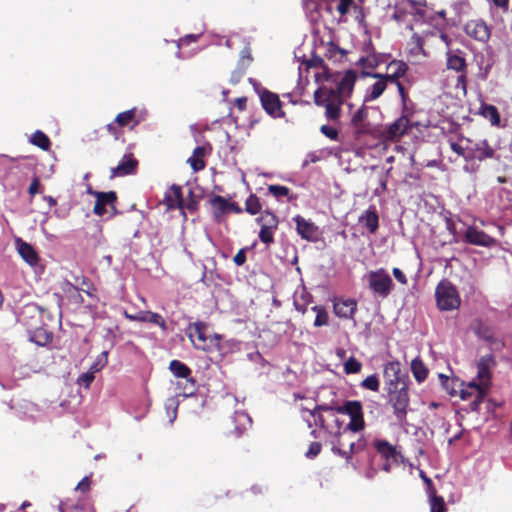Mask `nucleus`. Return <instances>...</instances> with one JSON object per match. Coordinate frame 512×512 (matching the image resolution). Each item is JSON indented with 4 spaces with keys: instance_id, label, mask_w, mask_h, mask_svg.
Instances as JSON below:
<instances>
[{
    "instance_id": "1",
    "label": "nucleus",
    "mask_w": 512,
    "mask_h": 512,
    "mask_svg": "<svg viewBox=\"0 0 512 512\" xmlns=\"http://www.w3.org/2000/svg\"><path fill=\"white\" fill-rule=\"evenodd\" d=\"M495 362L492 356H483L476 364V377L467 383H461L459 396L464 401H469L470 411L476 412L478 405L487 395L491 386V370Z\"/></svg>"
},
{
    "instance_id": "2",
    "label": "nucleus",
    "mask_w": 512,
    "mask_h": 512,
    "mask_svg": "<svg viewBox=\"0 0 512 512\" xmlns=\"http://www.w3.org/2000/svg\"><path fill=\"white\" fill-rule=\"evenodd\" d=\"M319 83L321 85L314 93L315 103L325 108V116L329 121H337L341 115V107L345 98L325 82Z\"/></svg>"
},
{
    "instance_id": "3",
    "label": "nucleus",
    "mask_w": 512,
    "mask_h": 512,
    "mask_svg": "<svg viewBox=\"0 0 512 512\" xmlns=\"http://www.w3.org/2000/svg\"><path fill=\"white\" fill-rule=\"evenodd\" d=\"M317 82H329L330 80L336 84L335 89L342 97L347 98L351 95L354 85L357 79V74L353 70L345 71L344 73H338L336 75H330L326 70L319 72L315 75Z\"/></svg>"
},
{
    "instance_id": "4",
    "label": "nucleus",
    "mask_w": 512,
    "mask_h": 512,
    "mask_svg": "<svg viewBox=\"0 0 512 512\" xmlns=\"http://www.w3.org/2000/svg\"><path fill=\"white\" fill-rule=\"evenodd\" d=\"M437 307L442 311L458 309L461 303L457 289L448 281H441L435 290Z\"/></svg>"
},
{
    "instance_id": "5",
    "label": "nucleus",
    "mask_w": 512,
    "mask_h": 512,
    "mask_svg": "<svg viewBox=\"0 0 512 512\" xmlns=\"http://www.w3.org/2000/svg\"><path fill=\"white\" fill-rule=\"evenodd\" d=\"M187 335L196 349L213 352V343H215L217 338H215V334H208V327L206 323L195 322L190 324Z\"/></svg>"
},
{
    "instance_id": "6",
    "label": "nucleus",
    "mask_w": 512,
    "mask_h": 512,
    "mask_svg": "<svg viewBox=\"0 0 512 512\" xmlns=\"http://www.w3.org/2000/svg\"><path fill=\"white\" fill-rule=\"evenodd\" d=\"M87 193L95 197L96 202L93 208V212L98 216H104L106 214L111 215L115 210L116 194L113 191L109 192H98L92 188L87 189Z\"/></svg>"
},
{
    "instance_id": "7",
    "label": "nucleus",
    "mask_w": 512,
    "mask_h": 512,
    "mask_svg": "<svg viewBox=\"0 0 512 512\" xmlns=\"http://www.w3.org/2000/svg\"><path fill=\"white\" fill-rule=\"evenodd\" d=\"M374 447L385 461L382 465V469L386 472H390L392 465L398 464L402 458L401 453L388 441L376 440L374 441Z\"/></svg>"
},
{
    "instance_id": "8",
    "label": "nucleus",
    "mask_w": 512,
    "mask_h": 512,
    "mask_svg": "<svg viewBox=\"0 0 512 512\" xmlns=\"http://www.w3.org/2000/svg\"><path fill=\"white\" fill-rule=\"evenodd\" d=\"M409 126V119L406 116H401L393 123L383 127L381 138L385 142H397L408 131Z\"/></svg>"
},
{
    "instance_id": "9",
    "label": "nucleus",
    "mask_w": 512,
    "mask_h": 512,
    "mask_svg": "<svg viewBox=\"0 0 512 512\" xmlns=\"http://www.w3.org/2000/svg\"><path fill=\"white\" fill-rule=\"evenodd\" d=\"M368 282L370 288L382 296L388 295L393 286L391 277L384 269L370 272Z\"/></svg>"
},
{
    "instance_id": "10",
    "label": "nucleus",
    "mask_w": 512,
    "mask_h": 512,
    "mask_svg": "<svg viewBox=\"0 0 512 512\" xmlns=\"http://www.w3.org/2000/svg\"><path fill=\"white\" fill-rule=\"evenodd\" d=\"M210 205L217 221H221L226 215L232 212L239 213L241 211L234 202L218 195L211 197Z\"/></svg>"
},
{
    "instance_id": "11",
    "label": "nucleus",
    "mask_w": 512,
    "mask_h": 512,
    "mask_svg": "<svg viewBox=\"0 0 512 512\" xmlns=\"http://www.w3.org/2000/svg\"><path fill=\"white\" fill-rule=\"evenodd\" d=\"M363 74L365 76H370V77H373L374 79H376V81L372 85L367 87L363 101H364V103L375 101L383 94V92L385 91V89L387 87L386 77H384V75L378 74V73L370 74L368 72H364Z\"/></svg>"
},
{
    "instance_id": "12",
    "label": "nucleus",
    "mask_w": 512,
    "mask_h": 512,
    "mask_svg": "<svg viewBox=\"0 0 512 512\" xmlns=\"http://www.w3.org/2000/svg\"><path fill=\"white\" fill-rule=\"evenodd\" d=\"M390 394V401L394 406L397 413L406 414L409 403L408 390L402 384L400 388H388Z\"/></svg>"
},
{
    "instance_id": "13",
    "label": "nucleus",
    "mask_w": 512,
    "mask_h": 512,
    "mask_svg": "<svg viewBox=\"0 0 512 512\" xmlns=\"http://www.w3.org/2000/svg\"><path fill=\"white\" fill-rule=\"evenodd\" d=\"M465 240L473 245L482 247H491L496 244V240L475 226H469L465 231Z\"/></svg>"
},
{
    "instance_id": "14",
    "label": "nucleus",
    "mask_w": 512,
    "mask_h": 512,
    "mask_svg": "<svg viewBox=\"0 0 512 512\" xmlns=\"http://www.w3.org/2000/svg\"><path fill=\"white\" fill-rule=\"evenodd\" d=\"M258 221L261 223L259 238L262 242L270 244L273 242V230L277 227V218L272 213L263 214Z\"/></svg>"
},
{
    "instance_id": "15",
    "label": "nucleus",
    "mask_w": 512,
    "mask_h": 512,
    "mask_svg": "<svg viewBox=\"0 0 512 512\" xmlns=\"http://www.w3.org/2000/svg\"><path fill=\"white\" fill-rule=\"evenodd\" d=\"M261 103L265 111L274 118H280L284 116L281 108V103L278 96L269 91H264L261 95Z\"/></svg>"
},
{
    "instance_id": "16",
    "label": "nucleus",
    "mask_w": 512,
    "mask_h": 512,
    "mask_svg": "<svg viewBox=\"0 0 512 512\" xmlns=\"http://www.w3.org/2000/svg\"><path fill=\"white\" fill-rule=\"evenodd\" d=\"M465 32L470 37L480 41L486 42L490 38V28L481 20H472L465 25Z\"/></svg>"
},
{
    "instance_id": "17",
    "label": "nucleus",
    "mask_w": 512,
    "mask_h": 512,
    "mask_svg": "<svg viewBox=\"0 0 512 512\" xmlns=\"http://www.w3.org/2000/svg\"><path fill=\"white\" fill-rule=\"evenodd\" d=\"M333 308L338 317L351 319L356 312L357 303L354 299L339 298L334 300Z\"/></svg>"
},
{
    "instance_id": "18",
    "label": "nucleus",
    "mask_w": 512,
    "mask_h": 512,
    "mask_svg": "<svg viewBox=\"0 0 512 512\" xmlns=\"http://www.w3.org/2000/svg\"><path fill=\"white\" fill-rule=\"evenodd\" d=\"M169 369L175 377L185 379L189 384V393H193L195 390V381L190 377V368L178 360H172L169 364Z\"/></svg>"
},
{
    "instance_id": "19",
    "label": "nucleus",
    "mask_w": 512,
    "mask_h": 512,
    "mask_svg": "<svg viewBox=\"0 0 512 512\" xmlns=\"http://www.w3.org/2000/svg\"><path fill=\"white\" fill-rule=\"evenodd\" d=\"M125 318L130 321H141V322H150L158 325L162 328V330L166 329L165 320L161 315L150 312V311H141L137 314H129L127 311L124 312Z\"/></svg>"
},
{
    "instance_id": "20",
    "label": "nucleus",
    "mask_w": 512,
    "mask_h": 512,
    "mask_svg": "<svg viewBox=\"0 0 512 512\" xmlns=\"http://www.w3.org/2000/svg\"><path fill=\"white\" fill-rule=\"evenodd\" d=\"M217 340L213 343V352L216 351L221 357L239 350L238 342L234 339H223L220 334H215Z\"/></svg>"
},
{
    "instance_id": "21",
    "label": "nucleus",
    "mask_w": 512,
    "mask_h": 512,
    "mask_svg": "<svg viewBox=\"0 0 512 512\" xmlns=\"http://www.w3.org/2000/svg\"><path fill=\"white\" fill-rule=\"evenodd\" d=\"M168 210L182 207V193L181 187L172 185L169 187L164 195L162 202Z\"/></svg>"
},
{
    "instance_id": "22",
    "label": "nucleus",
    "mask_w": 512,
    "mask_h": 512,
    "mask_svg": "<svg viewBox=\"0 0 512 512\" xmlns=\"http://www.w3.org/2000/svg\"><path fill=\"white\" fill-rule=\"evenodd\" d=\"M137 160L131 155H125L121 162L111 169V177L125 176L132 174L137 166Z\"/></svg>"
},
{
    "instance_id": "23",
    "label": "nucleus",
    "mask_w": 512,
    "mask_h": 512,
    "mask_svg": "<svg viewBox=\"0 0 512 512\" xmlns=\"http://www.w3.org/2000/svg\"><path fill=\"white\" fill-rule=\"evenodd\" d=\"M15 244H16V249H17L19 255L26 263H28L31 266H34L37 264L38 255H37L36 251L34 250V248L30 244L24 242L21 239H17L15 241Z\"/></svg>"
},
{
    "instance_id": "24",
    "label": "nucleus",
    "mask_w": 512,
    "mask_h": 512,
    "mask_svg": "<svg viewBox=\"0 0 512 512\" xmlns=\"http://www.w3.org/2000/svg\"><path fill=\"white\" fill-rule=\"evenodd\" d=\"M294 221L296 223L297 232L303 239L313 240L316 238L317 228L313 223L305 220L301 216L294 217Z\"/></svg>"
},
{
    "instance_id": "25",
    "label": "nucleus",
    "mask_w": 512,
    "mask_h": 512,
    "mask_svg": "<svg viewBox=\"0 0 512 512\" xmlns=\"http://www.w3.org/2000/svg\"><path fill=\"white\" fill-rule=\"evenodd\" d=\"M399 373H400V363L399 362H389L385 365L384 368V377L389 383V387L397 388L399 385Z\"/></svg>"
},
{
    "instance_id": "26",
    "label": "nucleus",
    "mask_w": 512,
    "mask_h": 512,
    "mask_svg": "<svg viewBox=\"0 0 512 512\" xmlns=\"http://www.w3.org/2000/svg\"><path fill=\"white\" fill-rule=\"evenodd\" d=\"M378 222L379 218L374 208H369L359 217V223L365 226L370 233L377 230Z\"/></svg>"
},
{
    "instance_id": "27",
    "label": "nucleus",
    "mask_w": 512,
    "mask_h": 512,
    "mask_svg": "<svg viewBox=\"0 0 512 512\" xmlns=\"http://www.w3.org/2000/svg\"><path fill=\"white\" fill-rule=\"evenodd\" d=\"M446 65L448 69L456 72H463L466 68L465 59L457 52L448 49L446 52Z\"/></svg>"
},
{
    "instance_id": "28",
    "label": "nucleus",
    "mask_w": 512,
    "mask_h": 512,
    "mask_svg": "<svg viewBox=\"0 0 512 512\" xmlns=\"http://www.w3.org/2000/svg\"><path fill=\"white\" fill-rule=\"evenodd\" d=\"M388 74L384 75L387 81H394L402 77L407 71V65L403 61L393 60L387 66Z\"/></svg>"
},
{
    "instance_id": "29",
    "label": "nucleus",
    "mask_w": 512,
    "mask_h": 512,
    "mask_svg": "<svg viewBox=\"0 0 512 512\" xmlns=\"http://www.w3.org/2000/svg\"><path fill=\"white\" fill-rule=\"evenodd\" d=\"M333 411L348 416H362V405L359 401H347L333 408Z\"/></svg>"
},
{
    "instance_id": "30",
    "label": "nucleus",
    "mask_w": 512,
    "mask_h": 512,
    "mask_svg": "<svg viewBox=\"0 0 512 512\" xmlns=\"http://www.w3.org/2000/svg\"><path fill=\"white\" fill-rule=\"evenodd\" d=\"M409 45H410L409 53H408L409 61L414 64L420 63L426 57V53H425V50L423 49L420 39L413 38L412 42Z\"/></svg>"
},
{
    "instance_id": "31",
    "label": "nucleus",
    "mask_w": 512,
    "mask_h": 512,
    "mask_svg": "<svg viewBox=\"0 0 512 512\" xmlns=\"http://www.w3.org/2000/svg\"><path fill=\"white\" fill-rule=\"evenodd\" d=\"M206 155L205 147H197L194 149L192 156L188 159L191 168L197 172L205 167L204 157Z\"/></svg>"
},
{
    "instance_id": "32",
    "label": "nucleus",
    "mask_w": 512,
    "mask_h": 512,
    "mask_svg": "<svg viewBox=\"0 0 512 512\" xmlns=\"http://www.w3.org/2000/svg\"><path fill=\"white\" fill-rule=\"evenodd\" d=\"M472 149L475 153V157L480 161L491 158L494 155L493 148L487 143L486 140H481L475 143L474 148Z\"/></svg>"
},
{
    "instance_id": "33",
    "label": "nucleus",
    "mask_w": 512,
    "mask_h": 512,
    "mask_svg": "<svg viewBox=\"0 0 512 512\" xmlns=\"http://www.w3.org/2000/svg\"><path fill=\"white\" fill-rule=\"evenodd\" d=\"M346 55V51L338 47L335 43L329 42L325 46V56L333 61H341Z\"/></svg>"
},
{
    "instance_id": "34",
    "label": "nucleus",
    "mask_w": 512,
    "mask_h": 512,
    "mask_svg": "<svg viewBox=\"0 0 512 512\" xmlns=\"http://www.w3.org/2000/svg\"><path fill=\"white\" fill-rule=\"evenodd\" d=\"M481 114L484 118L490 121L491 125L498 126L500 124V115L495 106L483 105L481 107Z\"/></svg>"
},
{
    "instance_id": "35",
    "label": "nucleus",
    "mask_w": 512,
    "mask_h": 512,
    "mask_svg": "<svg viewBox=\"0 0 512 512\" xmlns=\"http://www.w3.org/2000/svg\"><path fill=\"white\" fill-rule=\"evenodd\" d=\"M411 371L413 373V376L418 382H422L426 379L428 370L423 364V362L416 358L411 362Z\"/></svg>"
},
{
    "instance_id": "36",
    "label": "nucleus",
    "mask_w": 512,
    "mask_h": 512,
    "mask_svg": "<svg viewBox=\"0 0 512 512\" xmlns=\"http://www.w3.org/2000/svg\"><path fill=\"white\" fill-rule=\"evenodd\" d=\"M430 512H446L447 507L442 496L437 493L429 496Z\"/></svg>"
},
{
    "instance_id": "37",
    "label": "nucleus",
    "mask_w": 512,
    "mask_h": 512,
    "mask_svg": "<svg viewBox=\"0 0 512 512\" xmlns=\"http://www.w3.org/2000/svg\"><path fill=\"white\" fill-rule=\"evenodd\" d=\"M380 63V58L375 53H368L366 56H362L359 59V64L364 68L373 69Z\"/></svg>"
},
{
    "instance_id": "38",
    "label": "nucleus",
    "mask_w": 512,
    "mask_h": 512,
    "mask_svg": "<svg viewBox=\"0 0 512 512\" xmlns=\"http://www.w3.org/2000/svg\"><path fill=\"white\" fill-rule=\"evenodd\" d=\"M31 143L40 147L43 150H48L50 147L49 138L41 131H36L31 136Z\"/></svg>"
},
{
    "instance_id": "39",
    "label": "nucleus",
    "mask_w": 512,
    "mask_h": 512,
    "mask_svg": "<svg viewBox=\"0 0 512 512\" xmlns=\"http://www.w3.org/2000/svg\"><path fill=\"white\" fill-rule=\"evenodd\" d=\"M314 312H316V318L314 321V325L316 327L324 326L328 323V315L325 309L321 306H314L312 308Z\"/></svg>"
},
{
    "instance_id": "40",
    "label": "nucleus",
    "mask_w": 512,
    "mask_h": 512,
    "mask_svg": "<svg viewBox=\"0 0 512 512\" xmlns=\"http://www.w3.org/2000/svg\"><path fill=\"white\" fill-rule=\"evenodd\" d=\"M108 363V352L103 351L95 360V362L91 365L90 370L92 372H98L103 369Z\"/></svg>"
},
{
    "instance_id": "41",
    "label": "nucleus",
    "mask_w": 512,
    "mask_h": 512,
    "mask_svg": "<svg viewBox=\"0 0 512 512\" xmlns=\"http://www.w3.org/2000/svg\"><path fill=\"white\" fill-rule=\"evenodd\" d=\"M246 210H247V212H249L250 214H253V215L260 212L261 205L256 196H250L246 200Z\"/></svg>"
},
{
    "instance_id": "42",
    "label": "nucleus",
    "mask_w": 512,
    "mask_h": 512,
    "mask_svg": "<svg viewBox=\"0 0 512 512\" xmlns=\"http://www.w3.org/2000/svg\"><path fill=\"white\" fill-rule=\"evenodd\" d=\"M134 116H135V109L127 110V111L122 112L117 115L116 122L119 126H125L130 121H132Z\"/></svg>"
},
{
    "instance_id": "43",
    "label": "nucleus",
    "mask_w": 512,
    "mask_h": 512,
    "mask_svg": "<svg viewBox=\"0 0 512 512\" xmlns=\"http://www.w3.org/2000/svg\"><path fill=\"white\" fill-rule=\"evenodd\" d=\"M268 190L276 198L289 196V189L286 186L270 185L268 187Z\"/></svg>"
},
{
    "instance_id": "44",
    "label": "nucleus",
    "mask_w": 512,
    "mask_h": 512,
    "mask_svg": "<svg viewBox=\"0 0 512 512\" xmlns=\"http://www.w3.org/2000/svg\"><path fill=\"white\" fill-rule=\"evenodd\" d=\"M361 386L364 387L365 389H369L371 391H378V389H379L378 378L375 375H370L362 381Z\"/></svg>"
},
{
    "instance_id": "45",
    "label": "nucleus",
    "mask_w": 512,
    "mask_h": 512,
    "mask_svg": "<svg viewBox=\"0 0 512 512\" xmlns=\"http://www.w3.org/2000/svg\"><path fill=\"white\" fill-rule=\"evenodd\" d=\"M419 476L426 485V493H427L428 497L436 494L437 490H436L432 480L426 475V473L423 470H420Z\"/></svg>"
},
{
    "instance_id": "46",
    "label": "nucleus",
    "mask_w": 512,
    "mask_h": 512,
    "mask_svg": "<svg viewBox=\"0 0 512 512\" xmlns=\"http://www.w3.org/2000/svg\"><path fill=\"white\" fill-rule=\"evenodd\" d=\"M338 4L336 6L337 12L340 14V16L346 15L351 7L354 5V0H337Z\"/></svg>"
},
{
    "instance_id": "47",
    "label": "nucleus",
    "mask_w": 512,
    "mask_h": 512,
    "mask_svg": "<svg viewBox=\"0 0 512 512\" xmlns=\"http://www.w3.org/2000/svg\"><path fill=\"white\" fill-rule=\"evenodd\" d=\"M367 110L365 107L359 108L352 116L351 122L354 126L358 127L366 119Z\"/></svg>"
},
{
    "instance_id": "48",
    "label": "nucleus",
    "mask_w": 512,
    "mask_h": 512,
    "mask_svg": "<svg viewBox=\"0 0 512 512\" xmlns=\"http://www.w3.org/2000/svg\"><path fill=\"white\" fill-rule=\"evenodd\" d=\"M344 368L347 374L357 373L361 369V363L358 362L355 358L351 357L346 361Z\"/></svg>"
},
{
    "instance_id": "49",
    "label": "nucleus",
    "mask_w": 512,
    "mask_h": 512,
    "mask_svg": "<svg viewBox=\"0 0 512 512\" xmlns=\"http://www.w3.org/2000/svg\"><path fill=\"white\" fill-rule=\"evenodd\" d=\"M321 449L322 445L320 442H311L307 452L305 453V456L307 458L313 459L320 454Z\"/></svg>"
},
{
    "instance_id": "50",
    "label": "nucleus",
    "mask_w": 512,
    "mask_h": 512,
    "mask_svg": "<svg viewBox=\"0 0 512 512\" xmlns=\"http://www.w3.org/2000/svg\"><path fill=\"white\" fill-rule=\"evenodd\" d=\"M364 418H350L347 429L352 432H358L364 428Z\"/></svg>"
},
{
    "instance_id": "51",
    "label": "nucleus",
    "mask_w": 512,
    "mask_h": 512,
    "mask_svg": "<svg viewBox=\"0 0 512 512\" xmlns=\"http://www.w3.org/2000/svg\"><path fill=\"white\" fill-rule=\"evenodd\" d=\"M320 130L329 139L335 141L338 139V131L334 127L329 125H323Z\"/></svg>"
},
{
    "instance_id": "52",
    "label": "nucleus",
    "mask_w": 512,
    "mask_h": 512,
    "mask_svg": "<svg viewBox=\"0 0 512 512\" xmlns=\"http://www.w3.org/2000/svg\"><path fill=\"white\" fill-rule=\"evenodd\" d=\"M94 373L95 372H92V370L89 369L88 372L82 374L79 378H78V382L81 384V385H84L86 388H88L90 386V384L92 383V381L94 380Z\"/></svg>"
},
{
    "instance_id": "53",
    "label": "nucleus",
    "mask_w": 512,
    "mask_h": 512,
    "mask_svg": "<svg viewBox=\"0 0 512 512\" xmlns=\"http://www.w3.org/2000/svg\"><path fill=\"white\" fill-rule=\"evenodd\" d=\"M91 480L90 476L84 477L76 486V490L80 492H88L90 490Z\"/></svg>"
},
{
    "instance_id": "54",
    "label": "nucleus",
    "mask_w": 512,
    "mask_h": 512,
    "mask_svg": "<svg viewBox=\"0 0 512 512\" xmlns=\"http://www.w3.org/2000/svg\"><path fill=\"white\" fill-rule=\"evenodd\" d=\"M233 261L237 266H242L246 262L245 250H239L238 253L234 256Z\"/></svg>"
},
{
    "instance_id": "55",
    "label": "nucleus",
    "mask_w": 512,
    "mask_h": 512,
    "mask_svg": "<svg viewBox=\"0 0 512 512\" xmlns=\"http://www.w3.org/2000/svg\"><path fill=\"white\" fill-rule=\"evenodd\" d=\"M392 272H393V276L395 277V279L398 282H400L403 285L407 284V278H406L405 274L399 268H394Z\"/></svg>"
},
{
    "instance_id": "56",
    "label": "nucleus",
    "mask_w": 512,
    "mask_h": 512,
    "mask_svg": "<svg viewBox=\"0 0 512 512\" xmlns=\"http://www.w3.org/2000/svg\"><path fill=\"white\" fill-rule=\"evenodd\" d=\"M490 68H491L490 65H486L485 67L480 66L477 77L481 80H486L488 77V74L490 72Z\"/></svg>"
},
{
    "instance_id": "57",
    "label": "nucleus",
    "mask_w": 512,
    "mask_h": 512,
    "mask_svg": "<svg viewBox=\"0 0 512 512\" xmlns=\"http://www.w3.org/2000/svg\"><path fill=\"white\" fill-rule=\"evenodd\" d=\"M39 185H40L39 180H38L37 178H35V179L32 181V183H31V185H30V187H29V194H30L31 196H34V195L38 192Z\"/></svg>"
},
{
    "instance_id": "58",
    "label": "nucleus",
    "mask_w": 512,
    "mask_h": 512,
    "mask_svg": "<svg viewBox=\"0 0 512 512\" xmlns=\"http://www.w3.org/2000/svg\"><path fill=\"white\" fill-rule=\"evenodd\" d=\"M354 446H355V443L351 442L349 444V450L348 451L344 450V456L343 457L346 459V461L348 463L352 460V454L354 453Z\"/></svg>"
},
{
    "instance_id": "59",
    "label": "nucleus",
    "mask_w": 512,
    "mask_h": 512,
    "mask_svg": "<svg viewBox=\"0 0 512 512\" xmlns=\"http://www.w3.org/2000/svg\"><path fill=\"white\" fill-rule=\"evenodd\" d=\"M196 39H197V36H195V35H188V36L184 37L183 39H181L179 41L178 46L182 47V46L190 43L191 41H196Z\"/></svg>"
},
{
    "instance_id": "60",
    "label": "nucleus",
    "mask_w": 512,
    "mask_h": 512,
    "mask_svg": "<svg viewBox=\"0 0 512 512\" xmlns=\"http://www.w3.org/2000/svg\"><path fill=\"white\" fill-rule=\"evenodd\" d=\"M451 149L458 155L464 156V149L461 145L453 142L451 143Z\"/></svg>"
},
{
    "instance_id": "61",
    "label": "nucleus",
    "mask_w": 512,
    "mask_h": 512,
    "mask_svg": "<svg viewBox=\"0 0 512 512\" xmlns=\"http://www.w3.org/2000/svg\"><path fill=\"white\" fill-rule=\"evenodd\" d=\"M342 445L343 444L340 441H338V445H333L332 452L336 455L344 456V450L340 448V446Z\"/></svg>"
},
{
    "instance_id": "62",
    "label": "nucleus",
    "mask_w": 512,
    "mask_h": 512,
    "mask_svg": "<svg viewBox=\"0 0 512 512\" xmlns=\"http://www.w3.org/2000/svg\"><path fill=\"white\" fill-rule=\"evenodd\" d=\"M458 85H461L464 92L466 91V76L464 74L460 75L457 79Z\"/></svg>"
},
{
    "instance_id": "63",
    "label": "nucleus",
    "mask_w": 512,
    "mask_h": 512,
    "mask_svg": "<svg viewBox=\"0 0 512 512\" xmlns=\"http://www.w3.org/2000/svg\"><path fill=\"white\" fill-rule=\"evenodd\" d=\"M493 3L501 8H507L509 0H492Z\"/></svg>"
},
{
    "instance_id": "64",
    "label": "nucleus",
    "mask_w": 512,
    "mask_h": 512,
    "mask_svg": "<svg viewBox=\"0 0 512 512\" xmlns=\"http://www.w3.org/2000/svg\"><path fill=\"white\" fill-rule=\"evenodd\" d=\"M43 199L49 204V206H55L56 205V199L52 196H44Z\"/></svg>"
}]
</instances>
